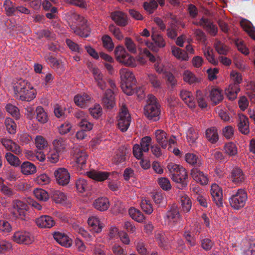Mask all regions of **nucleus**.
I'll list each match as a JSON object with an SVG mask.
<instances>
[{"label": "nucleus", "instance_id": "f257e3e1", "mask_svg": "<svg viewBox=\"0 0 255 255\" xmlns=\"http://www.w3.org/2000/svg\"><path fill=\"white\" fill-rule=\"evenodd\" d=\"M14 97L23 101H30L35 97V90L26 80L20 79L13 86Z\"/></svg>", "mask_w": 255, "mask_h": 255}, {"label": "nucleus", "instance_id": "f03ea898", "mask_svg": "<svg viewBox=\"0 0 255 255\" xmlns=\"http://www.w3.org/2000/svg\"><path fill=\"white\" fill-rule=\"evenodd\" d=\"M67 15L77 23V25L72 24L70 26L72 31L81 37H87L90 34V28L87 24V19L72 10L68 12Z\"/></svg>", "mask_w": 255, "mask_h": 255}, {"label": "nucleus", "instance_id": "7ed1b4c3", "mask_svg": "<svg viewBox=\"0 0 255 255\" xmlns=\"http://www.w3.org/2000/svg\"><path fill=\"white\" fill-rule=\"evenodd\" d=\"M121 87L123 91L128 95L134 94L136 80L132 72L128 69L123 68L120 70Z\"/></svg>", "mask_w": 255, "mask_h": 255}, {"label": "nucleus", "instance_id": "20e7f679", "mask_svg": "<svg viewBox=\"0 0 255 255\" xmlns=\"http://www.w3.org/2000/svg\"><path fill=\"white\" fill-rule=\"evenodd\" d=\"M154 67L157 73L163 74L164 78L166 80L168 86H171L172 89H174L175 84V77L174 76L175 69L174 66L170 63H166L165 64L156 63Z\"/></svg>", "mask_w": 255, "mask_h": 255}, {"label": "nucleus", "instance_id": "39448f33", "mask_svg": "<svg viewBox=\"0 0 255 255\" xmlns=\"http://www.w3.org/2000/svg\"><path fill=\"white\" fill-rule=\"evenodd\" d=\"M247 200V192L242 188L232 191L229 198L231 206L235 210H240L243 208Z\"/></svg>", "mask_w": 255, "mask_h": 255}, {"label": "nucleus", "instance_id": "423d86ee", "mask_svg": "<svg viewBox=\"0 0 255 255\" xmlns=\"http://www.w3.org/2000/svg\"><path fill=\"white\" fill-rule=\"evenodd\" d=\"M147 103L144 108L145 116L153 121H157L159 119L160 111V105L157 102V99L154 96L150 95Z\"/></svg>", "mask_w": 255, "mask_h": 255}, {"label": "nucleus", "instance_id": "0eeeda50", "mask_svg": "<svg viewBox=\"0 0 255 255\" xmlns=\"http://www.w3.org/2000/svg\"><path fill=\"white\" fill-rule=\"evenodd\" d=\"M155 135L157 142L162 148L165 149L168 144V150L175 154V146H174L175 136L172 135L168 139L167 133L164 131L160 129L156 130L155 132Z\"/></svg>", "mask_w": 255, "mask_h": 255}, {"label": "nucleus", "instance_id": "6e6552de", "mask_svg": "<svg viewBox=\"0 0 255 255\" xmlns=\"http://www.w3.org/2000/svg\"><path fill=\"white\" fill-rule=\"evenodd\" d=\"M115 55L116 59L120 63L128 66H136L135 59L127 52L123 46L119 45L116 47Z\"/></svg>", "mask_w": 255, "mask_h": 255}, {"label": "nucleus", "instance_id": "1a4fd4ad", "mask_svg": "<svg viewBox=\"0 0 255 255\" xmlns=\"http://www.w3.org/2000/svg\"><path fill=\"white\" fill-rule=\"evenodd\" d=\"M108 83L111 88L106 91L102 98V103L106 108L112 109L115 104L114 92L116 90V86L115 82L111 79H107Z\"/></svg>", "mask_w": 255, "mask_h": 255}, {"label": "nucleus", "instance_id": "9d476101", "mask_svg": "<svg viewBox=\"0 0 255 255\" xmlns=\"http://www.w3.org/2000/svg\"><path fill=\"white\" fill-rule=\"evenodd\" d=\"M12 214L13 216L22 220H25L28 218V205L24 202L15 200L12 202Z\"/></svg>", "mask_w": 255, "mask_h": 255}, {"label": "nucleus", "instance_id": "9b49d317", "mask_svg": "<svg viewBox=\"0 0 255 255\" xmlns=\"http://www.w3.org/2000/svg\"><path fill=\"white\" fill-rule=\"evenodd\" d=\"M118 126L122 132L126 131L131 122V117L128 109L124 106L121 109L118 116Z\"/></svg>", "mask_w": 255, "mask_h": 255}, {"label": "nucleus", "instance_id": "f8f14e48", "mask_svg": "<svg viewBox=\"0 0 255 255\" xmlns=\"http://www.w3.org/2000/svg\"><path fill=\"white\" fill-rule=\"evenodd\" d=\"M189 182L186 170L182 166L176 164V188L184 189Z\"/></svg>", "mask_w": 255, "mask_h": 255}, {"label": "nucleus", "instance_id": "ddd939ff", "mask_svg": "<svg viewBox=\"0 0 255 255\" xmlns=\"http://www.w3.org/2000/svg\"><path fill=\"white\" fill-rule=\"evenodd\" d=\"M151 38L153 42H146V46L152 51L157 52L159 48H163L165 46V41L161 35L153 31Z\"/></svg>", "mask_w": 255, "mask_h": 255}, {"label": "nucleus", "instance_id": "4468645a", "mask_svg": "<svg viewBox=\"0 0 255 255\" xmlns=\"http://www.w3.org/2000/svg\"><path fill=\"white\" fill-rule=\"evenodd\" d=\"M11 238L14 242L18 244L29 245L34 241L33 235L30 233L24 231L15 232Z\"/></svg>", "mask_w": 255, "mask_h": 255}, {"label": "nucleus", "instance_id": "2eb2a0df", "mask_svg": "<svg viewBox=\"0 0 255 255\" xmlns=\"http://www.w3.org/2000/svg\"><path fill=\"white\" fill-rule=\"evenodd\" d=\"M92 74L94 79V82L98 87L101 90H104L107 87V78L96 67L92 69Z\"/></svg>", "mask_w": 255, "mask_h": 255}, {"label": "nucleus", "instance_id": "dca6fc26", "mask_svg": "<svg viewBox=\"0 0 255 255\" xmlns=\"http://www.w3.org/2000/svg\"><path fill=\"white\" fill-rule=\"evenodd\" d=\"M57 183L62 186L68 184L70 180V174L67 169L64 168H59L54 172Z\"/></svg>", "mask_w": 255, "mask_h": 255}, {"label": "nucleus", "instance_id": "f3484780", "mask_svg": "<svg viewBox=\"0 0 255 255\" xmlns=\"http://www.w3.org/2000/svg\"><path fill=\"white\" fill-rule=\"evenodd\" d=\"M169 233H166L162 231H157L155 233V239L159 246L164 249H167L169 241L172 240V238L169 236Z\"/></svg>", "mask_w": 255, "mask_h": 255}, {"label": "nucleus", "instance_id": "a211bd4d", "mask_svg": "<svg viewBox=\"0 0 255 255\" xmlns=\"http://www.w3.org/2000/svg\"><path fill=\"white\" fill-rule=\"evenodd\" d=\"M199 24L202 26L211 36H216L218 32V27L209 19L202 17L199 21Z\"/></svg>", "mask_w": 255, "mask_h": 255}, {"label": "nucleus", "instance_id": "6ab92c4d", "mask_svg": "<svg viewBox=\"0 0 255 255\" xmlns=\"http://www.w3.org/2000/svg\"><path fill=\"white\" fill-rule=\"evenodd\" d=\"M211 194L213 200L218 206H222L223 205V194L221 187L216 184L211 186Z\"/></svg>", "mask_w": 255, "mask_h": 255}, {"label": "nucleus", "instance_id": "aec40b11", "mask_svg": "<svg viewBox=\"0 0 255 255\" xmlns=\"http://www.w3.org/2000/svg\"><path fill=\"white\" fill-rule=\"evenodd\" d=\"M230 180L236 185H240L245 179V176L242 170L239 167H234L230 175Z\"/></svg>", "mask_w": 255, "mask_h": 255}, {"label": "nucleus", "instance_id": "412c9836", "mask_svg": "<svg viewBox=\"0 0 255 255\" xmlns=\"http://www.w3.org/2000/svg\"><path fill=\"white\" fill-rule=\"evenodd\" d=\"M191 175L194 180L202 185H206L209 182L208 175L198 168L192 169L191 171Z\"/></svg>", "mask_w": 255, "mask_h": 255}, {"label": "nucleus", "instance_id": "4be33fe9", "mask_svg": "<svg viewBox=\"0 0 255 255\" xmlns=\"http://www.w3.org/2000/svg\"><path fill=\"white\" fill-rule=\"evenodd\" d=\"M37 226L41 228H51L55 223L53 218L48 215H42L35 220Z\"/></svg>", "mask_w": 255, "mask_h": 255}, {"label": "nucleus", "instance_id": "5701e85b", "mask_svg": "<svg viewBox=\"0 0 255 255\" xmlns=\"http://www.w3.org/2000/svg\"><path fill=\"white\" fill-rule=\"evenodd\" d=\"M238 129L243 134H247L250 132L248 118L243 114H240L238 118Z\"/></svg>", "mask_w": 255, "mask_h": 255}, {"label": "nucleus", "instance_id": "b1692460", "mask_svg": "<svg viewBox=\"0 0 255 255\" xmlns=\"http://www.w3.org/2000/svg\"><path fill=\"white\" fill-rule=\"evenodd\" d=\"M111 16L112 20L119 26H125L128 24L127 16L122 11H114Z\"/></svg>", "mask_w": 255, "mask_h": 255}, {"label": "nucleus", "instance_id": "393cba45", "mask_svg": "<svg viewBox=\"0 0 255 255\" xmlns=\"http://www.w3.org/2000/svg\"><path fill=\"white\" fill-rule=\"evenodd\" d=\"M93 207L100 211L108 210L110 206L109 199L106 197H99L93 202Z\"/></svg>", "mask_w": 255, "mask_h": 255}, {"label": "nucleus", "instance_id": "a878e982", "mask_svg": "<svg viewBox=\"0 0 255 255\" xmlns=\"http://www.w3.org/2000/svg\"><path fill=\"white\" fill-rule=\"evenodd\" d=\"M87 174L88 177L100 182L105 180L109 176V173L107 172L94 170L87 172Z\"/></svg>", "mask_w": 255, "mask_h": 255}, {"label": "nucleus", "instance_id": "bb28decb", "mask_svg": "<svg viewBox=\"0 0 255 255\" xmlns=\"http://www.w3.org/2000/svg\"><path fill=\"white\" fill-rule=\"evenodd\" d=\"M53 236L54 239L62 246L70 247L72 245L71 240L64 234L55 232Z\"/></svg>", "mask_w": 255, "mask_h": 255}, {"label": "nucleus", "instance_id": "cd10ccee", "mask_svg": "<svg viewBox=\"0 0 255 255\" xmlns=\"http://www.w3.org/2000/svg\"><path fill=\"white\" fill-rule=\"evenodd\" d=\"M180 96L183 101L191 108H194L196 106V102L191 92L186 90H182Z\"/></svg>", "mask_w": 255, "mask_h": 255}, {"label": "nucleus", "instance_id": "c85d7f7f", "mask_svg": "<svg viewBox=\"0 0 255 255\" xmlns=\"http://www.w3.org/2000/svg\"><path fill=\"white\" fill-rule=\"evenodd\" d=\"M34 118L42 124L46 123L48 120L47 114L41 106H38L35 110Z\"/></svg>", "mask_w": 255, "mask_h": 255}, {"label": "nucleus", "instance_id": "c756f323", "mask_svg": "<svg viewBox=\"0 0 255 255\" xmlns=\"http://www.w3.org/2000/svg\"><path fill=\"white\" fill-rule=\"evenodd\" d=\"M178 197L180 198V203L182 208L184 211H189L191 208L192 203L189 197L184 192H179L178 193Z\"/></svg>", "mask_w": 255, "mask_h": 255}, {"label": "nucleus", "instance_id": "7c9ffc66", "mask_svg": "<svg viewBox=\"0 0 255 255\" xmlns=\"http://www.w3.org/2000/svg\"><path fill=\"white\" fill-rule=\"evenodd\" d=\"M210 98L215 105H217L223 100V93L218 88H213L210 92Z\"/></svg>", "mask_w": 255, "mask_h": 255}, {"label": "nucleus", "instance_id": "2f4dec72", "mask_svg": "<svg viewBox=\"0 0 255 255\" xmlns=\"http://www.w3.org/2000/svg\"><path fill=\"white\" fill-rule=\"evenodd\" d=\"M88 225L96 233L101 232L103 227L102 224L100 222L99 219L95 216L89 217L88 220Z\"/></svg>", "mask_w": 255, "mask_h": 255}, {"label": "nucleus", "instance_id": "473e14b6", "mask_svg": "<svg viewBox=\"0 0 255 255\" xmlns=\"http://www.w3.org/2000/svg\"><path fill=\"white\" fill-rule=\"evenodd\" d=\"M206 137L212 144L216 143L219 140L218 130L215 127H211L206 130Z\"/></svg>", "mask_w": 255, "mask_h": 255}, {"label": "nucleus", "instance_id": "72a5a7b5", "mask_svg": "<svg viewBox=\"0 0 255 255\" xmlns=\"http://www.w3.org/2000/svg\"><path fill=\"white\" fill-rule=\"evenodd\" d=\"M91 97L87 94L77 95L74 97L75 103L78 106L84 108L89 103Z\"/></svg>", "mask_w": 255, "mask_h": 255}, {"label": "nucleus", "instance_id": "f704fd0d", "mask_svg": "<svg viewBox=\"0 0 255 255\" xmlns=\"http://www.w3.org/2000/svg\"><path fill=\"white\" fill-rule=\"evenodd\" d=\"M167 18H170L171 21H169L170 27L167 29V34L169 38L174 39L175 38V19L174 15L171 13H168L166 15Z\"/></svg>", "mask_w": 255, "mask_h": 255}, {"label": "nucleus", "instance_id": "c9c22d12", "mask_svg": "<svg viewBox=\"0 0 255 255\" xmlns=\"http://www.w3.org/2000/svg\"><path fill=\"white\" fill-rule=\"evenodd\" d=\"M165 224L170 227L173 228L175 222V208L173 206L166 213L164 217Z\"/></svg>", "mask_w": 255, "mask_h": 255}, {"label": "nucleus", "instance_id": "e433bc0d", "mask_svg": "<svg viewBox=\"0 0 255 255\" xmlns=\"http://www.w3.org/2000/svg\"><path fill=\"white\" fill-rule=\"evenodd\" d=\"M187 139L191 146L195 144L197 139L198 138V134L194 128L190 125H188L186 130Z\"/></svg>", "mask_w": 255, "mask_h": 255}, {"label": "nucleus", "instance_id": "4c0bfd02", "mask_svg": "<svg viewBox=\"0 0 255 255\" xmlns=\"http://www.w3.org/2000/svg\"><path fill=\"white\" fill-rule=\"evenodd\" d=\"M21 172L25 175L32 174L36 172L35 166L29 161L23 162L20 166Z\"/></svg>", "mask_w": 255, "mask_h": 255}, {"label": "nucleus", "instance_id": "58836bf2", "mask_svg": "<svg viewBox=\"0 0 255 255\" xmlns=\"http://www.w3.org/2000/svg\"><path fill=\"white\" fill-rule=\"evenodd\" d=\"M88 157L87 153L83 150H76L74 158L76 163L81 166L85 165Z\"/></svg>", "mask_w": 255, "mask_h": 255}, {"label": "nucleus", "instance_id": "ea45409f", "mask_svg": "<svg viewBox=\"0 0 255 255\" xmlns=\"http://www.w3.org/2000/svg\"><path fill=\"white\" fill-rule=\"evenodd\" d=\"M240 90L239 85L231 84L229 88L226 90V94L230 100H234L237 98Z\"/></svg>", "mask_w": 255, "mask_h": 255}, {"label": "nucleus", "instance_id": "a19ab883", "mask_svg": "<svg viewBox=\"0 0 255 255\" xmlns=\"http://www.w3.org/2000/svg\"><path fill=\"white\" fill-rule=\"evenodd\" d=\"M241 25L249 35L255 40V28L252 24L249 21L244 19L241 21Z\"/></svg>", "mask_w": 255, "mask_h": 255}, {"label": "nucleus", "instance_id": "79ce46f5", "mask_svg": "<svg viewBox=\"0 0 255 255\" xmlns=\"http://www.w3.org/2000/svg\"><path fill=\"white\" fill-rule=\"evenodd\" d=\"M185 160L189 164L195 166H200L202 163L199 156L191 153H188L185 155Z\"/></svg>", "mask_w": 255, "mask_h": 255}, {"label": "nucleus", "instance_id": "37998d69", "mask_svg": "<svg viewBox=\"0 0 255 255\" xmlns=\"http://www.w3.org/2000/svg\"><path fill=\"white\" fill-rule=\"evenodd\" d=\"M128 213L132 219L137 222H142L144 219L143 214L139 210L133 207L129 208Z\"/></svg>", "mask_w": 255, "mask_h": 255}, {"label": "nucleus", "instance_id": "c03bdc74", "mask_svg": "<svg viewBox=\"0 0 255 255\" xmlns=\"http://www.w3.org/2000/svg\"><path fill=\"white\" fill-rule=\"evenodd\" d=\"M147 80L154 88L159 89L161 88L162 82L156 74H148Z\"/></svg>", "mask_w": 255, "mask_h": 255}, {"label": "nucleus", "instance_id": "a18cd8bd", "mask_svg": "<svg viewBox=\"0 0 255 255\" xmlns=\"http://www.w3.org/2000/svg\"><path fill=\"white\" fill-rule=\"evenodd\" d=\"M4 124L7 132L11 134H14L16 132V125L12 119L7 118L4 121Z\"/></svg>", "mask_w": 255, "mask_h": 255}, {"label": "nucleus", "instance_id": "49530a36", "mask_svg": "<svg viewBox=\"0 0 255 255\" xmlns=\"http://www.w3.org/2000/svg\"><path fill=\"white\" fill-rule=\"evenodd\" d=\"M3 7L7 15H12L16 12V5L10 0H5Z\"/></svg>", "mask_w": 255, "mask_h": 255}, {"label": "nucleus", "instance_id": "de8ad7c7", "mask_svg": "<svg viewBox=\"0 0 255 255\" xmlns=\"http://www.w3.org/2000/svg\"><path fill=\"white\" fill-rule=\"evenodd\" d=\"M75 186L78 192L83 193L88 190L90 186L88 185L87 181L82 178H79L75 182Z\"/></svg>", "mask_w": 255, "mask_h": 255}, {"label": "nucleus", "instance_id": "09e8293b", "mask_svg": "<svg viewBox=\"0 0 255 255\" xmlns=\"http://www.w3.org/2000/svg\"><path fill=\"white\" fill-rule=\"evenodd\" d=\"M5 108L6 112L16 120L19 119L20 116L19 110L15 106L11 104H7Z\"/></svg>", "mask_w": 255, "mask_h": 255}, {"label": "nucleus", "instance_id": "8fccbe9b", "mask_svg": "<svg viewBox=\"0 0 255 255\" xmlns=\"http://www.w3.org/2000/svg\"><path fill=\"white\" fill-rule=\"evenodd\" d=\"M5 158L8 163L11 166L18 167L20 165V161L18 157L10 152H7L5 154Z\"/></svg>", "mask_w": 255, "mask_h": 255}, {"label": "nucleus", "instance_id": "3c124183", "mask_svg": "<svg viewBox=\"0 0 255 255\" xmlns=\"http://www.w3.org/2000/svg\"><path fill=\"white\" fill-rule=\"evenodd\" d=\"M225 152L230 156L236 155L238 153L237 147L233 142H229L224 145Z\"/></svg>", "mask_w": 255, "mask_h": 255}, {"label": "nucleus", "instance_id": "603ef678", "mask_svg": "<svg viewBox=\"0 0 255 255\" xmlns=\"http://www.w3.org/2000/svg\"><path fill=\"white\" fill-rule=\"evenodd\" d=\"M125 45L128 51L131 54H135L137 52L136 45L130 37H126L125 39Z\"/></svg>", "mask_w": 255, "mask_h": 255}, {"label": "nucleus", "instance_id": "864d4df0", "mask_svg": "<svg viewBox=\"0 0 255 255\" xmlns=\"http://www.w3.org/2000/svg\"><path fill=\"white\" fill-rule=\"evenodd\" d=\"M35 197L39 200L46 201L49 199V195L47 192L42 189H36L33 191Z\"/></svg>", "mask_w": 255, "mask_h": 255}, {"label": "nucleus", "instance_id": "5fc2aeb1", "mask_svg": "<svg viewBox=\"0 0 255 255\" xmlns=\"http://www.w3.org/2000/svg\"><path fill=\"white\" fill-rule=\"evenodd\" d=\"M196 101L200 108L203 109L207 107V103L205 96L200 90H197L196 91Z\"/></svg>", "mask_w": 255, "mask_h": 255}, {"label": "nucleus", "instance_id": "6e6d98bb", "mask_svg": "<svg viewBox=\"0 0 255 255\" xmlns=\"http://www.w3.org/2000/svg\"><path fill=\"white\" fill-rule=\"evenodd\" d=\"M140 207L144 212L147 214H151L153 212V208L149 200L142 199L140 203Z\"/></svg>", "mask_w": 255, "mask_h": 255}, {"label": "nucleus", "instance_id": "4d7b16f0", "mask_svg": "<svg viewBox=\"0 0 255 255\" xmlns=\"http://www.w3.org/2000/svg\"><path fill=\"white\" fill-rule=\"evenodd\" d=\"M204 55L210 63L214 64V65H217L218 64V62L215 59L213 56V50L211 49L210 47H207L204 50Z\"/></svg>", "mask_w": 255, "mask_h": 255}, {"label": "nucleus", "instance_id": "13d9d810", "mask_svg": "<svg viewBox=\"0 0 255 255\" xmlns=\"http://www.w3.org/2000/svg\"><path fill=\"white\" fill-rule=\"evenodd\" d=\"M103 44L104 47L108 49L109 51H111L114 48V44L112 41L111 37L108 35H104L102 38Z\"/></svg>", "mask_w": 255, "mask_h": 255}, {"label": "nucleus", "instance_id": "bf43d9fd", "mask_svg": "<svg viewBox=\"0 0 255 255\" xmlns=\"http://www.w3.org/2000/svg\"><path fill=\"white\" fill-rule=\"evenodd\" d=\"M214 46L217 52L222 55H227L228 52V47L219 40H217Z\"/></svg>", "mask_w": 255, "mask_h": 255}, {"label": "nucleus", "instance_id": "052dcab7", "mask_svg": "<svg viewBox=\"0 0 255 255\" xmlns=\"http://www.w3.org/2000/svg\"><path fill=\"white\" fill-rule=\"evenodd\" d=\"M157 6L158 4L155 0H151L149 2H144L143 3L144 9L149 14L153 13Z\"/></svg>", "mask_w": 255, "mask_h": 255}, {"label": "nucleus", "instance_id": "680f3d73", "mask_svg": "<svg viewBox=\"0 0 255 255\" xmlns=\"http://www.w3.org/2000/svg\"><path fill=\"white\" fill-rule=\"evenodd\" d=\"M52 198L57 203H61L66 199V196L62 192L59 191H54L52 192Z\"/></svg>", "mask_w": 255, "mask_h": 255}, {"label": "nucleus", "instance_id": "e2e57ef3", "mask_svg": "<svg viewBox=\"0 0 255 255\" xmlns=\"http://www.w3.org/2000/svg\"><path fill=\"white\" fill-rule=\"evenodd\" d=\"M90 115L95 119H98L102 116V109L99 104H96L89 110Z\"/></svg>", "mask_w": 255, "mask_h": 255}, {"label": "nucleus", "instance_id": "0e129e2a", "mask_svg": "<svg viewBox=\"0 0 255 255\" xmlns=\"http://www.w3.org/2000/svg\"><path fill=\"white\" fill-rule=\"evenodd\" d=\"M53 145L55 150L60 152L65 148V142L63 138H57L53 140Z\"/></svg>", "mask_w": 255, "mask_h": 255}, {"label": "nucleus", "instance_id": "69168bd1", "mask_svg": "<svg viewBox=\"0 0 255 255\" xmlns=\"http://www.w3.org/2000/svg\"><path fill=\"white\" fill-rule=\"evenodd\" d=\"M157 181L159 185L163 190L168 191L171 189V185L168 178L165 177L159 178Z\"/></svg>", "mask_w": 255, "mask_h": 255}, {"label": "nucleus", "instance_id": "338daca9", "mask_svg": "<svg viewBox=\"0 0 255 255\" xmlns=\"http://www.w3.org/2000/svg\"><path fill=\"white\" fill-rule=\"evenodd\" d=\"M109 30L115 37L118 40H122L124 38V35H123L120 29L116 26L114 24H110L109 27Z\"/></svg>", "mask_w": 255, "mask_h": 255}, {"label": "nucleus", "instance_id": "774afa93", "mask_svg": "<svg viewBox=\"0 0 255 255\" xmlns=\"http://www.w3.org/2000/svg\"><path fill=\"white\" fill-rule=\"evenodd\" d=\"M35 143L36 147L39 149H42L47 145V142L45 138L41 136L37 135L35 139Z\"/></svg>", "mask_w": 255, "mask_h": 255}]
</instances>
